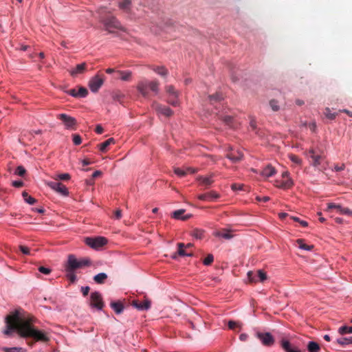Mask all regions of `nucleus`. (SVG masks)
Here are the masks:
<instances>
[{"instance_id": "1", "label": "nucleus", "mask_w": 352, "mask_h": 352, "mask_svg": "<svg viewBox=\"0 0 352 352\" xmlns=\"http://www.w3.org/2000/svg\"><path fill=\"white\" fill-rule=\"evenodd\" d=\"M33 322L32 317L21 316L19 310H15L6 317V329L3 333L10 336L13 331H16L22 338H32L33 341L28 343L31 346L37 342H48L50 340L49 333L36 328Z\"/></svg>"}, {"instance_id": "2", "label": "nucleus", "mask_w": 352, "mask_h": 352, "mask_svg": "<svg viewBox=\"0 0 352 352\" xmlns=\"http://www.w3.org/2000/svg\"><path fill=\"white\" fill-rule=\"evenodd\" d=\"M101 21L104 26L105 30L108 31L109 33L113 32L115 30H124L120 23L115 16H107L101 19Z\"/></svg>"}, {"instance_id": "3", "label": "nucleus", "mask_w": 352, "mask_h": 352, "mask_svg": "<svg viewBox=\"0 0 352 352\" xmlns=\"http://www.w3.org/2000/svg\"><path fill=\"white\" fill-rule=\"evenodd\" d=\"M85 243L94 249H98L107 243V239L104 236L87 237Z\"/></svg>"}, {"instance_id": "4", "label": "nucleus", "mask_w": 352, "mask_h": 352, "mask_svg": "<svg viewBox=\"0 0 352 352\" xmlns=\"http://www.w3.org/2000/svg\"><path fill=\"white\" fill-rule=\"evenodd\" d=\"M166 91L168 94V102L171 105L176 107L179 105V92L175 89L173 85H167L165 87Z\"/></svg>"}, {"instance_id": "5", "label": "nucleus", "mask_w": 352, "mask_h": 352, "mask_svg": "<svg viewBox=\"0 0 352 352\" xmlns=\"http://www.w3.org/2000/svg\"><path fill=\"white\" fill-rule=\"evenodd\" d=\"M57 118L60 120L67 129L75 130L76 128V120L65 113H60L57 116Z\"/></svg>"}, {"instance_id": "6", "label": "nucleus", "mask_w": 352, "mask_h": 352, "mask_svg": "<svg viewBox=\"0 0 352 352\" xmlns=\"http://www.w3.org/2000/svg\"><path fill=\"white\" fill-rule=\"evenodd\" d=\"M333 210H335L337 213L343 215L350 216L352 214V210L348 208L343 207L340 204H335V203H329L327 204V208L326 209L327 212H331Z\"/></svg>"}, {"instance_id": "7", "label": "nucleus", "mask_w": 352, "mask_h": 352, "mask_svg": "<svg viewBox=\"0 0 352 352\" xmlns=\"http://www.w3.org/2000/svg\"><path fill=\"white\" fill-rule=\"evenodd\" d=\"M90 306L101 310L104 307V302L101 294L98 292L91 293L90 296Z\"/></svg>"}, {"instance_id": "8", "label": "nucleus", "mask_w": 352, "mask_h": 352, "mask_svg": "<svg viewBox=\"0 0 352 352\" xmlns=\"http://www.w3.org/2000/svg\"><path fill=\"white\" fill-rule=\"evenodd\" d=\"M49 187L63 196H67L69 190L67 187L59 182H50L47 183Z\"/></svg>"}, {"instance_id": "9", "label": "nucleus", "mask_w": 352, "mask_h": 352, "mask_svg": "<svg viewBox=\"0 0 352 352\" xmlns=\"http://www.w3.org/2000/svg\"><path fill=\"white\" fill-rule=\"evenodd\" d=\"M256 336L264 346H270L274 344V338L270 333L256 332Z\"/></svg>"}, {"instance_id": "10", "label": "nucleus", "mask_w": 352, "mask_h": 352, "mask_svg": "<svg viewBox=\"0 0 352 352\" xmlns=\"http://www.w3.org/2000/svg\"><path fill=\"white\" fill-rule=\"evenodd\" d=\"M104 79L99 75L91 78L89 82V87L92 92H97L103 85Z\"/></svg>"}, {"instance_id": "11", "label": "nucleus", "mask_w": 352, "mask_h": 352, "mask_svg": "<svg viewBox=\"0 0 352 352\" xmlns=\"http://www.w3.org/2000/svg\"><path fill=\"white\" fill-rule=\"evenodd\" d=\"M153 108L158 115H162L165 117H170L173 113V111L169 107L157 102L153 104Z\"/></svg>"}, {"instance_id": "12", "label": "nucleus", "mask_w": 352, "mask_h": 352, "mask_svg": "<svg viewBox=\"0 0 352 352\" xmlns=\"http://www.w3.org/2000/svg\"><path fill=\"white\" fill-rule=\"evenodd\" d=\"M80 268L78 260L74 255L68 256L67 265L66 266L67 272H74L75 270Z\"/></svg>"}, {"instance_id": "13", "label": "nucleus", "mask_w": 352, "mask_h": 352, "mask_svg": "<svg viewBox=\"0 0 352 352\" xmlns=\"http://www.w3.org/2000/svg\"><path fill=\"white\" fill-rule=\"evenodd\" d=\"M148 80L144 79L138 82L137 85V89L140 94L144 97L148 96Z\"/></svg>"}, {"instance_id": "14", "label": "nucleus", "mask_w": 352, "mask_h": 352, "mask_svg": "<svg viewBox=\"0 0 352 352\" xmlns=\"http://www.w3.org/2000/svg\"><path fill=\"white\" fill-rule=\"evenodd\" d=\"M226 157L230 160L232 162L236 163L240 162L243 159V154L239 150H232L230 152L226 154Z\"/></svg>"}, {"instance_id": "15", "label": "nucleus", "mask_w": 352, "mask_h": 352, "mask_svg": "<svg viewBox=\"0 0 352 352\" xmlns=\"http://www.w3.org/2000/svg\"><path fill=\"white\" fill-rule=\"evenodd\" d=\"M131 305L138 310H148L151 307V301L148 299H145L144 302L133 300Z\"/></svg>"}, {"instance_id": "16", "label": "nucleus", "mask_w": 352, "mask_h": 352, "mask_svg": "<svg viewBox=\"0 0 352 352\" xmlns=\"http://www.w3.org/2000/svg\"><path fill=\"white\" fill-rule=\"evenodd\" d=\"M219 194L214 191H210L206 193L198 195V199L202 201H212L219 197Z\"/></svg>"}, {"instance_id": "17", "label": "nucleus", "mask_w": 352, "mask_h": 352, "mask_svg": "<svg viewBox=\"0 0 352 352\" xmlns=\"http://www.w3.org/2000/svg\"><path fill=\"white\" fill-rule=\"evenodd\" d=\"M184 212H185V210L179 209V210L174 211L172 213L171 217L173 219H178V220H182V221L188 220L192 217L191 214H184Z\"/></svg>"}, {"instance_id": "18", "label": "nucleus", "mask_w": 352, "mask_h": 352, "mask_svg": "<svg viewBox=\"0 0 352 352\" xmlns=\"http://www.w3.org/2000/svg\"><path fill=\"white\" fill-rule=\"evenodd\" d=\"M87 69V64L82 63L77 65L74 68L69 70V73L72 76L75 77L78 74H83Z\"/></svg>"}, {"instance_id": "19", "label": "nucleus", "mask_w": 352, "mask_h": 352, "mask_svg": "<svg viewBox=\"0 0 352 352\" xmlns=\"http://www.w3.org/2000/svg\"><path fill=\"white\" fill-rule=\"evenodd\" d=\"M281 346L285 352H302L298 347L292 345L286 340L281 341Z\"/></svg>"}, {"instance_id": "20", "label": "nucleus", "mask_w": 352, "mask_h": 352, "mask_svg": "<svg viewBox=\"0 0 352 352\" xmlns=\"http://www.w3.org/2000/svg\"><path fill=\"white\" fill-rule=\"evenodd\" d=\"M276 183V186L283 189H288L291 188L294 184L293 181L290 177L285 179L282 178L281 180H277Z\"/></svg>"}, {"instance_id": "21", "label": "nucleus", "mask_w": 352, "mask_h": 352, "mask_svg": "<svg viewBox=\"0 0 352 352\" xmlns=\"http://www.w3.org/2000/svg\"><path fill=\"white\" fill-rule=\"evenodd\" d=\"M131 0H121L118 3V7L124 12L130 13L131 10Z\"/></svg>"}, {"instance_id": "22", "label": "nucleus", "mask_w": 352, "mask_h": 352, "mask_svg": "<svg viewBox=\"0 0 352 352\" xmlns=\"http://www.w3.org/2000/svg\"><path fill=\"white\" fill-rule=\"evenodd\" d=\"M115 144V140L113 138H111L105 140L104 142H102L101 144H98V147L101 152L105 153L107 151L108 147L111 144Z\"/></svg>"}, {"instance_id": "23", "label": "nucleus", "mask_w": 352, "mask_h": 352, "mask_svg": "<svg viewBox=\"0 0 352 352\" xmlns=\"http://www.w3.org/2000/svg\"><path fill=\"white\" fill-rule=\"evenodd\" d=\"M151 69L162 77H166L168 74V69L164 66H151Z\"/></svg>"}, {"instance_id": "24", "label": "nucleus", "mask_w": 352, "mask_h": 352, "mask_svg": "<svg viewBox=\"0 0 352 352\" xmlns=\"http://www.w3.org/2000/svg\"><path fill=\"white\" fill-rule=\"evenodd\" d=\"M309 157L312 159V165L314 166H318L321 163L322 156L320 155L316 154L314 149H311L309 151Z\"/></svg>"}, {"instance_id": "25", "label": "nucleus", "mask_w": 352, "mask_h": 352, "mask_svg": "<svg viewBox=\"0 0 352 352\" xmlns=\"http://www.w3.org/2000/svg\"><path fill=\"white\" fill-rule=\"evenodd\" d=\"M110 307L114 310L117 314H120L124 309L123 304L120 301L111 302Z\"/></svg>"}, {"instance_id": "26", "label": "nucleus", "mask_w": 352, "mask_h": 352, "mask_svg": "<svg viewBox=\"0 0 352 352\" xmlns=\"http://www.w3.org/2000/svg\"><path fill=\"white\" fill-rule=\"evenodd\" d=\"M275 173V168L271 165H268L263 169L261 174L264 177H269L274 175Z\"/></svg>"}, {"instance_id": "27", "label": "nucleus", "mask_w": 352, "mask_h": 352, "mask_svg": "<svg viewBox=\"0 0 352 352\" xmlns=\"http://www.w3.org/2000/svg\"><path fill=\"white\" fill-rule=\"evenodd\" d=\"M214 236L218 237H222L226 239H230L233 237V235L229 232L227 230H223L222 231H217L214 233Z\"/></svg>"}, {"instance_id": "28", "label": "nucleus", "mask_w": 352, "mask_h": 352, "mask_svg": "<svg viewBox=\"0 0 352 352\" xmlns=\"http://www.w3.org/2000/svg\"><path fill=\"white\" fill-rule=\"evenodd\" d=\"M159 85L160 83L157 80L148 81V89L154 92L155 94H157L159 92Z\"/></svg>"}, {"instance_id": "29", "label": "nucleus", "mask_w": 352, "mask_h": 352, "mask_svg": "<svg viewBox=\"0 0 352 352\" xmlns=\"http://www.w3.org/2000/svg\"><path fill=\"white\" fill-rule=\"evenodd\" d=\"M198 181L201 184L209 186L213 183V180L212 179V177H199L197 178Z\"/></svg>"}, {"instance_id": "30", "label": "nucleus", "mask_w": 352, "mask_h": 352, "mask_svg": "<svg viewBox=\"0 0 352 352\" xmlns=\"http://www.w3.org/2000/svg\"><path fill=\"white\" fill-rule=\"evenodd\" d=\"M296 243L298 245V247L300 248V249H302V250H307V251H311L313 250L314 248V245H307V244H305L304 243V240L303 239H299L296 241Z\"/></svg>"}, {"instance_id": "31", "label": "nucleus", "mask_w": 352, "mask_h": 352, "mask_svg": "<svg viewBox=\"0 0 352 352\" xmlns=\"http://www.w3.org/2000/svg\"><path fill=\"white\" fill-rule=\"evenodd\" d=\"M107 278V275L105 273H99L97 275L94 276V280L98 284H102L104 283L105 280Z\"/></svg>"}, {"instance_id": "32", "label": "nucleus", "mask_w": 352, "mask_h": 352, "mask_svg": "<svg viewBox=\"0 0 352 352\" xmlns=\"http://www.w3.org/2000/svg\"><path fill=\"white\" fill-rule=\"evenodd\" d=\"M120 76L121 80L124 81H129L131 80L132 73L130 71H118L117 72Z\"/></svg>"}, {"instance_id": "33", "label": "nucleus", "mask_w": 352, "mask_h": 352, "mask_svg": "<svg viewBox=\"0 0 352 352\" xmlns=\"http://www.w3.org/2000/svg\"><path fill=\"white\" fill-rule=\"evenodd\" d=\"M177 246H178L177 253H178V254L179 256H192V253H191V252H190V253L186 252V251L184 250L185 245L184 243H179L177 244Z\"/></svg>"}, {"instance_id": "34", "label": "nucleus", "mask_w": 352, "mask_h": 352, "mask_svg": "<svg viewBox=\"0 0 352 352\" xmlns=\"http://www.w3.org/2000/svg\"><path fill=\"white\" fill-rule=\"evenodd\" d=\"M307 349L309 352H318L320 346L315 342H309L307 344Z\"/></svg>"}, {"instance_id": "35", "label": "nucleus", "mask_w": 352, "mask_h": 352, "mask_svg": "<svg viewBox=\"0 0 352 352\" xmlns=\"http://www.w3.org/2000/svg\"><path fill=\"white\" fill-rule=\"evenodd\" d=\"M208 98L212 104L221 101L223 98V95L220 93H216L215 94L210 95Z\"/></svg>"}, {"instance_id": "36", "label": "nucleus", "mask_w": 352, "mask_h": 352, "mask_svg": "<svg viewBox=\"0 0 352 352\" xmlns=\"http://www.w3.org/2000/svg\"><path fill=\"white\" fill-rule=\"evenodd\" d=\"M336 343L342 346L352 344V337L338 338L336 340Z\"/></svg>"}, {"instance_id": "37", "label": "nucleus", "mask_w": 352, "mask_h": 352, "mask_svg": "<svg viewBox=\"0 0 352 352\" xmlns=\"http://www.w3.org/2000/svg\"><path fill=\"white\" fill-rule=\"evenodd\" d=\"M4 352H25V350L21 347H3Z\"/></svg>"}, {"instance_id": "38", "label": "nucleus", "mask_w": 352, "mask_h": 352, "mask_svg": "<svg viewBox=\"0 0 352 352\" xmlns=\"http://www.w3.org/2000/svg\"><path fill=\"white\" fill-rule=\"evenodd\" d=\"M338 333L340 335H344L346 333H352V327L342 326L338 329Z\"/></svg>"}, {"instance_id": "39", "label": "nucleus", "mask_w": 352, "mask_h": 352, "mask_svg": "<svg viewBox=\"0 0 352 352\" xmlns=\"http://www.w3.org/2000/svg\"><path fill=\"white\" fill-rule=\"evenodd\" d=\"M248 278L250 283H256L258 281L256 272H254L252 271L248 273Z\"/></svg>"}, {"instance_id": "40", "label": "nucleus", "mask_w": 352, "mask_h": 352, "mask_svg": "<svg viewBox=\"0 0 352 352\" xmlns=\"http://www.w3.org/2000/svg\"><path fill=\"white\" fill-rule=\"evenodd\" d=\"M71 178L70 175L69 173H62L57 175L54 179L55 182H58L59 180H64L67 181L69 180Z\"/></svg>"}, {"instance_id": "41", "label": "nucleus", "mask_w": 352, "mask_h": 352, "mask_svg": "<svg viewBox=\"0 0 352 352\" xmlns=\"http://www.w3.org/2000/svg\"><path fill=\"white\" fill-rule=\"evenodd\" d=\"M78 93V98H85L88 94V91L86 88L83 87H80L77 91Z\"/></svg>"}, {"instance_id": "42", "label": "nucleus", "mask_w": 352, "mask_h": 352, "mask_svg": "<svg viewBox=\"0 0 352 352\" xmlns=\"http://www.w3.org/2000/svg\"><path fill=\"white\" fill-rule=\"evenodd\" d=\"M204 234V232L201 230L195 229L192 231V235L196 239H202Z\"/></svg>"}, {"instance_id": "43", "label": "nucleus", "mask_w": 352, "mask_h": 352, "mask_svg": "<svg viewBox=\"0 0 352 352\" xmlns=\"http://www.w3.org/2000/svg\"><path fill=\"white\" fill-rule=\"evenodd\" d=\"M324 113L327 118L331 120H333L337 116L336 113H331L329 108H326Z\"/></svg>"}, {"instance_id": "44", "label": "nucleus", "mask_w": 352, "mask_h": 352, "mask_svg": "<svg viewBox=\"0 0 352 352\" xmlns=\"http://www.w3.org/2000/svg\"><path fill=\"white\" fill-rule=\"evenodd\" d=\"M214 261V256L212 254H209L208 256L204 258L203 261V263L205 265H210L212 264V263Z\"/></svg>"}, {"instance_id": "45", "label": "nucleus", "mask_w": 352, "mask_h": 352, "mask_svg": "<svg viewBox=\"0 0 352 352\" xmlns=\"http://www.w3.org/2000/svg\"><path fill=\"white\" fill-rule=\"evenodd\" d=\"M270 105L274 111H277L280 109L278 102L276 100H271L270 101Z\"/></svg>"}, {"instance_id": "46", "label": "nucleus", "mask_w": 352, "mask_h": 352, "mask_svg": "<svg viewBox=\"0 0 352 352\" xmlns=\"http://www.w3.org/2000/svg\"><path fill=\"white\" fill-rule=\"evenodd\" d=\"M289 157L293 163H294L297 165L301 164L302 160L297 155L292 154V155H289Z\"/></svg>"}, {"instance_id": "47", "label": "nucleus", "mask_w": 352, "mask_h": 352, "mask_svg": "<svg viewBox=\"0 0 352 352\" xmlns=\"http://www.w3.org/2000/svg\"><path fill=\"white\" fill-rule=\"evenodd\" d=\"M256 272L257 274L258 280L264 281L267 278L266 274L264 272L258 270Z\"/></svg>"}, {"instance_id": "48", "label": "nucleus", "mask_w": 352, "mask_h": 352, "mask_svg": "<svg viewBox=\"0 0 352 352\" xmlns=\"http://www.w3.org/2000/svg\"><path fill=\"white\" fill-rule=\"evenodd\" d=\"M78 263H79L80 268L85 267V266H88L91 264V261L88 258H82L80 260H78Z\"/></svg>"}, {"instance_id": "49", "label": "nucleus", "mask_w": 352, "mask_h": 352, "mask_svg": "<svg viewBox=\"0 0 352 352\" xmlns=\"http://www.w3.org/2000/svg\"><path fill=\"white\" fill-rule=\"evenodd\" d=\"M174 172L176 175H177L179 177H184L185 175H186V170H183L179 168H175Z\"/></svg>"}, {"instance_id": "50", "label": "nucleus", "mask_w": 352, "mask_h": 352, "mask_svg": "<svg viewBox=\"0 0 352 352\" xmlns=\"http://www.w3.org/2000/svg\"><path fill=\"white\" fill-rule=\"evenodd\" d=\"M73 137V142L75 145H79L82 142L81 137L78 134H74Z\"/></svg>"}, {"instance_id": "51", "label": "nucleus", "mask_w": 352, "mask_h": 352, "mask_svg": "<svg viewBox=\"0 0 352 352\" xmlns=\"http://www.w3.org/2000/svg\"><path fill=\"white\" fill-rule=\"evenodd\" d=\"M15 173L19 176H23L25 173V169L22 166H19L15 171Z\"/></svg>"}, {"instance_id": "52", "label": "nucleus", "mask_w": 352, "mask_h": 352, "mask_svg": "<svg viewBox=\"0 0 352 352\" xmlns=\"http://www.w3.org/2000/svg\"><path fill=\"white\" fill-rule=\"evenodd\" d=\"M67 277L72 282L74 283L76 280V276L74 274V272H67Z\"/></svg>"}, {"instance_id": "53", "label": "nucleus", "mask_w": 352, "mask_h": 352, "mask_svg": "<svg viewBox=\"0 0 352 352\" xmlns=\"http://www.w3.org/2000/svg\"><path fill=\"white\" fill-rule=\"evenodd\" d=\"M228 325L230 329H234L236 327H241V325L238 322H235L233 320H230L228 323Z\"/></svg>"}, {"instance_id": "54", "label": "nucleus", "mask_w": 352, "mask_h": 352, "mask_svg": "<svg viewBox=\"0 0 352 352\" xmlns=\"http://www.w3.org/2000/svg\"><path fill=\"white\" fill-rule=\"evenodd\" d=\"M223 122H225L226 124L230 125L232 120V117L230 116H226L221 118Z\"/></svg>"}, {"instance_id": "55", "label": "nucleus", "mask_w": 352, "mask_h": 352, "mask_svg": "<svg viewBox=\"0 0 352 352\" xmlns=\"http://www.w3.org/2000/svg\"><path fill=\"white\" fill-rule=\"evenodd\" d=\"M38 271L45 274H49L51 272V270L43 266H41L38 267Z\"/></svg>"}, {"instance_id": "56", "label": "nucleus", "mask_w": 352, "mask_h": 352, "mask_svg": "<svg viewBox=\"0 0 352 352\" xmlns=\"http://www.w3.org/2000/svg\"><path fill=\"white\" fill-rule=\"evenodd\" d=\"M19 249L21 251V252L24 254L28 255L30 254V249L24 245H20Z\"/></svg>"}, {"instance_id": "57", "label": "nucleus", "mask_w": 352, "mask_h": 352, "mask_svg": "<svg viewBox=\"0 0 352 352\" xmlns=\"http://www.w3.org/2000/svg\"><path fill=\"white\" fill-rule=\"evenodd\" d=\"M243 187V185L240 184H233L231 186V188L233 190H242Z\"/></svg>"}, {"instance_id": "58", "label": "nucleus", "mask_w": 352, "mask_h": 352, "mask_svg": "<svg viewBox=\"0 0 352 352\" xmlns=\"http://www.w3.org/2000/svg\"><path fill=\"white\" fill-rule=\"evenodd\" d=\"M25 201L30 205H33L36 202V199L29 195L28 198H25Z\"/></svg>"}, {"instance_id": "59", "label": "nucleus", "mask_w": 352, "mask_h": 352, "mask_svg": "<svg viewBox=\"0 0 352 352\" xmlns=\"http://www.w3.org/2000/svg\"><path fill=\"white\" fill-rule=\"evenodd\" d=\"M67 93L72 96L78 98V93L75 89H72L67 91Z\"/></svg>"}, {"instance_id": "60", "label": "nucleus", "mask_w": 352, "mask_h": 352, "mask_svg": "<svg viewBox=\"0 0 352 352\" xmlns=\"http://www.w3.org/2000/svg\"><path fill=\"white\" fill-rule=\"evenodd\" d=\"M114 217L116 219H120L122 217V210L120 209H118L114 212Z\"/></svg>"}, {"instance_id": "61", "label": "nucleus", "mask_w": 352, "mask_h": 352, "mask_svg": "<svg viewBox=\"0 0 352 352\" xmlns=\"http://www.w3.org/2000/svg\"><path fill=\"white\" fill-rule=\"evenodd\" d=\"M12 186L16 188H21L23 186V182L22 181H14L12 182Z\"/></svg>"}, {"instance_id": "62", "label": "nucleus", "mask_w": 352, "mask_h": 352, "mask_svg": "<svg viewBox=\"0 0 352 352\" xmlns=\"http://www.w3.org/2000/svg\"><path fill=\"white\" fill-rule=\"evenodd\" d=\"M89 289H90L89 287H88V286L82 287L81 291L82 292L83 296H87L89 292Z\"/></svg>"}, {"instance_id": "63", "label": "nucleus", "mask_w": 352, "mask_h": 352, "mask_svg": "<svg viewBox=\"0 0 352 352\" xmlns=\"http://www.w3.org/2000/svg\"><path fill=\"white\" fill-rule=\"evenodd\" d=\"M96 132L98 134H101L103 133L104 131V129L102 128V126L100 124H98L96 127V129H95Z\"/></svg>"}, {"instance_id": "64", "label": "nucleus", "mask_w": 352, "mask_h": 352, "mask_svg": "<svg viewBox=\"0 0 352 352\" xmlns=\"http://www.w3.org/2000/svg\"><path fill=\"white\" fill-rule=\"evenodd\" d=\"M256 199L259 201L267 202L270 200V197H257Z\"/></svg>"}]
</instances>
